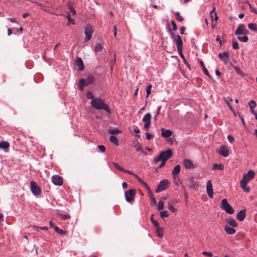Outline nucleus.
I'll list each match as a JSON object with an SVG mask.
<instances>
[{"instance_id":"41","label":"nucleus","mask_w":257,"mask_h":257,"mask_svg":"<svg viewBox=\"0 0 257 257\" xmlns=\"http://www.w3.org/2000/svg\"><path fill=\"white\" fill-rule=\"evenodd\" d=\"M175 15L176 16V19L177 21L179 22H181L183 21V17L180 15V13L178 12H177L175 13Z\"/></svg>"},{"instance_id":"10","label":"nucleus","mask_w":257,"mask_h":257,"mask_svg":"<svg viewBox=\"0 0 257 257\" xmlns=\"http://www.w3.org/2000/svg\"><path fill=\"white\" fill-rule=\"evenodd\" d=\"M152 115L150 113L145 115L143 118V121L145 122L144 127L148 128L151 125Z\"/></svg>"},{"instance_id":"22","label":"nucleus","mask_w":257,"mask_h":257,"mask_svg":"<svg viewBox=\"0 0 257 257\" xmlns=\"http://www.w3.org/2000/svg\"><path fill=\"white\" fill-rule=\"evenodd\" d=\"M248 104H249V107H250V111H251V113L252 114H254L255 116V115L257 113L253 110V109L256 106L255 102L254 100H251L248 102Z\"/></svg>"},{"instance_id":"62","label":"nucleus","mask_w":257,"mask_h":257,"mask_svg":"<svg viewBox=\"0 0 257 257\" xmlns=\"http://www.w3.org/2000/svg\"><path fill=\"white\" fill-rule=\"evenodd\" d=\"M8 20L12 23H17L16 19L14 18H8Z\"/></svg>"},{"instance_id":"34","label":"nucleus","mask_w":257,"mask_h":257,"mask_svg":"<svg viewBox=\"0 0 257 257\" xmlns=\"http://www.w3.org/2000/svg\"><path fill=\"white\" fill-rule=\"evenodd\" d=\"M86 96L87 98L90 99L92 100H93V99H95V97H94L93 94L89 91H88L86 93Z\"/></svg>"},{"instance_id":"30","label":"nucleus","mask_w":257,"mask_h":257,"mask_svg":"<svg viewBox=\"0 0 257 257\" xmlns=\"http://www.w3.org/2000/svg\"><path fill=\"white\" fill-rule=\"evenodd\" d=\"M109 140L111 142L117 145L118 144V140L116 137L114 136H110L109 137Z\"/></svg>"},{"instance_id":"39","label":"nucleus","mask_w":257,"mask_h":257,"mask_svg":"<svg viewBox=\"0 0 257 257\" xmlns=\"http://www.w3.org/2000/svg\"><path fill=\"white\" fill-rule=\"evenodd\" d=\"M156 232L159 237H162L163 236L162 229L160 227L156 228Z\"/></svg>"},{"instance_id":"36","label":"nucleus","mask_w":257,"mask_h":257,"mask_svg":"<svg viewBox=\"0 0 257 257\" xmlns=\"http://www.w3.org/2000/svg\"><path fill=\"white\" fill-rule=\"evenodd\" d=\"M102 50V46L101 45L99 44V43H97L95 45V51L96 53L97 52H99L100 51H101Z\"/></svg>"},{"instance_id":"61","label":"nucleus","mask_w":257,"mask_h":257,"mask_svg":"<svg viewBox=\"0 0 257 257\" xmlns=\"http://www.w3.org/2000/svg\"><path fill=\"white\" fill-rule=\"evenodd\" d=\"M217 168L219 170H222L224 169V166L222 164H219L217 165Z\"/></svg>"},{"instance_id":"43","label":"nucleus","mask_w":257,"mask_h":257,"mask_svg":"<svg viewBox=\"0 0 257 257\" xmlns=\"http://www.w3.org/2000/svg\"><path fill=\"white\" fill-rule=\"evenodd\" d=\"M55 231L60 234H64V231L57 226H55Z\"/></svg>"},{"instance_id":"12","label":"nucleus","mask_w":257,"mask_h":257,"mask_svg":"<svg viewBox=\"0 0 257 257\" xmlns=\"http://www.w3.org/2000/svg\"><path fill=\"white\" fill-rule=\"evenodd\" d=\"M171 37L175 42L177 47L183 46L182 38L179 35H175L174 33L172 32Z\"/></svg>"},{"instance_id":"47","label":"nucleus","mask_w":257,"mask_h":257,"mask_svg":"<svg viewBox=\"0 0 257 257\" xmlns=\"http://www.w3.org/2000/svg\"><path fill=\"white\" fill-rule=\"evenodd\" d=\"M232 47L234 49H238L239 48V47L238 43L237 42H236V41H233V42H232Z\"/></svg>"},{"instance_id":"42","label":"nucleus","mask_w":257,"mask_h":257,"mask_svg":"<svg viewBox=\"0 0 257 257\" xmlns=\"http://www.w3.org/2000/svg\"><path fill=\"white\" fill-rule=\"evenodd\" d=\"M160 216L162 218L168 217L169 216V213L167 211H163L160 212Z\"/></svg>"},{"instance_id":"35","label":"nucleus","mask_w":257,"mask_h":257,"mask_svg":"<svg viewBox=\"0 0 257 257\" xmlns=\"http://www.w3.org/2000/svg\"><path fill=\"white\" fill-rule=\"evenodd\" d=\"M164 209V201L162 200H159L158 205V209L161 210Z\"/></svg>"},{"instance_id":"45","label":"nucleus","mask_w":257,"mask_h":257,"mask_svg":"<svg viewBox=\"0 0 257 257\" xmlns=\"http://www.w3.org/2000/svg\"><path fill=\"white\" fill-rule=\"evenodd\" d=\"M66 17H67V19L69 22H70L73 24H74V20L72 19L71 18L70 14H67Z\"/></svg>"},{"instance_id":"26","label":"nucleus","mask_w":257,"mask_h":257,"mask_svg":"<svg viewBox=\"0 0 257 257\" xmlns=\"http://www.w3.org/2000/svg\"><path fill=\"white\" fill-rule=\"evenodd\" d=\"M215 7H213L212 10L210 12V16L213 19V15H214V20L217 21L218 17L217 15L216 12H215Z\"/></svg>"},{"instance_id":"37","label":"nucleus","mask_w":257,"mask_h":257,"mask_svg":"<svg viewBox=\"0 0 257 257\" xmlns=\"http://www.w3.org/2000/svg\"><path fill=\"white\" fill-rule=\"evenodd\" d=\"M40 229L41 230H47V227H39L36 226H33V233H34L35 231H39Z\"/></svg>"},{"instance_id":"17","label":"nucleus","mask_w":257,"mask_h":257,"mask_svg":"<svg viewBox=\"0 0 257 257\" xmlns=\"http://www.w3.org/2000/svg\"><path fill=\"white\" fill-rule=\"evenodd\" d=\"M183 163L185 167L187 169H193L195 168V165L193 164L192 161L189 159H185Z\"/></svg>"},{"instance_id":"53","label":"nucleus","mask_w":257,"mask_h":257,"mask_svg":"<svg viewBox=\"0 0 257 257\" xmlns=\"http://www.w3.org/2000/svg\"><path fill=\"white\" fill-rule=\"evenodd\" d=\"M171 24L173 26V30L176 31L177 29V27L174 21H171Z\"/></svg>"},{"instance_id":"9","label":"nucleus","mask_w":257,"mask_h":257,"mask_svg":"<svg viewBox=\"0 0 257 257\" xmlns=\"http://www.w3.org/2000/svg\"><path fill=\"white\" fill-rule=\"evenodd\" d=\"M33 195L38 198L43 197L41 188L34 181H33Z\"/></svg>"},{"instance_id":"55","label":"nucleus","mask_w":257,"mask_h":257,"mask_svg":"<svg viewBox=\"0 0 257 257\" xmlns=\"http://www.w3.org/2000/svg\"><path fill=\"white\" fill-rule=\"evenodd\" d=\"M152 223L156 228L159 227V224L156 220H152Z\"/></svg>"},{"instance_id":"40","label":"nucleus","mask_w":257,"mask_h":257,"mask_svg":"<svg viewBox=\"0 0 257 257\" xmlns=\"http://www.w3.org/2000/svg\"><path fill=\"white\" fill-rule=\"evenodd\" d=\"M113 166L116 168L117 169H118V170L120 171H122V172H123V171H124V169L122 168L121 167H120L117 163H113Z\"/></svg>"},{"instance_id":"6","label":"nucleus","mask_w":257,"mask_h":257,"mask_svg":"<svg viewBox=\"0 0 257 257\" xmlns=\"http://www.w3.org/2000/svg\"><path fill=\"white\" fill-rule=\"evenodd\" d=\"M84 33L85 35V42H88L90 40L92 35L93 33V30L92 27L89 25H87L84 29Z\"/></svg>"},{"instance_id":"60","label":"nucleus","mask_w":257,"mask_h":257,"mask_svg":"<svg viewBox=\"0 0 257 257\" xmlns=\"http://www.w3.org/2000/svg\"><path fill=\"white\" fill-rule=\"evenodd\" d=\"M191 186L192 187H193V188H196V187H198L199 186V184H198V183L197 182L193 181L192 183Z\"/></svg>"},{"instance_id":"24","label":"nucleus","mask_w":257,"mask_h":257,"mask_svg":"<svg viewBox=\"0 0 257 257\" xmlns=\"http://www.w3.org/2000/svg\"><path fill=\"white\" fill-rule=\"evenodd\" d=\"M180 171V167L179 165H176L173 170L172 171V174L174 176V179L175 178L176 176L178 175Z\"/></svg>"},{"instance_id":"33","label":"nucleus","mask_w":257,"mask_h":257,"mask_svg":"<svg viewBox=\"0 0 257 257\" xmlns=\"http://www.w3.org/2000/svg\"><path fill=\"white\" fill-rule=\"evenodd\" d=\"M152 87V86L151 84L148 85V86L147 87V88H146V93H147L146 97H148L151 93Z\"/></svg>"},{"instance_id":"57","label":"nucleus","mask_w":257,"mask_h":257,"mask_svg":"<svg viewBox=\"0 0 257 257\" xmlns=\"http://www.w3.org/2000/svg\"><path fill=\"white\" fill-rule=\"evenodd\" d=\"M177 50H178L179 54H181V53L182 54V50H183V46H177Z\"/></svg>"},{"instance_id":"38","label":"nucleus","mask_w":257,"mask_h":257,"mask_svg":"<svg viewBox=\"0 0 257 257\" xmlns=\"http://www.w3.org/2000/svg\"><path fill=\"white\" fill-rule=\"evenodd\" d=\"M149 195H150V199H151V203L155 205H156L157 204V201H156V199L154 197L153 194L152 193H149Z\"/></svg>"},{"instance_id":"59","label":"nucleus","mask_w":257,"mask_h":257,"mask_svg":"<svg viewBox=\"0 0 257 257\" xmlns=\"http://www.w3.org/2000/svg\"><path fill=\"white\" fill-rule=\"evenodd\" d=\"M202 70L204 72V73L207 76H209V72L208 70L206 69V68L205 67H203L202 68Z\"/></svg>"},{"instance_id":"29","label":"nucleus","mask_w":257,"mask_h":257,"mask_svg":"<svg viewBox=\"0 0 257 257\" xmlns=\"http://www.w3.org/2000/svg\"><path fill=\"white\" fill-rule=\"evenodd\" d=\"M237 39L239 41L242 42H246L248 40V38L246 36L244 35L243 36H240L238 35L237 37Z\"/></svg>"},{"instance_id":"25","label":"nucleus","mask_w":257,"mask_h":257,"mask_svg":"<svg viewBox=\"0 0 257 257\" xmlns=\"http://www.w3.org/2000/svg\"><path fill=\"white\" fill-rule=\"evenodd\" d=\"M85 80L86 81L85 85H87L92 83L94 81V78L92 75H88Z\"/></svg>"},{"instance_id":"63","label":"nucleus","mask_w":257,"mask_h":257,"mask_svg":"<svg viewBox=\"0 0 257 257\" xmlns=\"http://www.w3.org/2000/svg\"><path fill=\"white\" fill-rule=\"evenodd\" d=\"M183 62L187 66L189 70H191L190 66L186 59L183 60Z\"/></svg>"},{"instance_id":"13","label":"nucleus","mask_w":257,"mask_h":257,"mask_svg":"<svg viewBox=\"0 0 257 257\" xmlns=\"http://www.w3.org/2000/svg\"><path fill=\"white\" fill-rule=\"evenodd\" d=\"M254 172L253 171L250 170L246 174H244L242 180L246 181V182H249L252 179L254 176Z\"/></svg>"},{"instance_id":"1","label":"nucleus","mask_w":257,"mask_h":257,"mask_svg":"<svg viewBox=\"0 0 257 257\" xmlns=\"http://www.w3.org/2000/svg\"><path fill=\"white\" fill-rule=\"evenodd\" d=\"M91 105L93 108L97 110L103 109L108 113H111L110 109L108 105L106 104L103 99L100 97H95V99L91 101Z\"/></svg>"},{"instance_id":"16","label":"nucleus","mask_w":257,"mask_h":257,"mask_svg":"<svg viewBox=\"0 0 257 257\" xmlns=\"http://www.w3.org/2000/svg\"><path fill=\"white\" fill-rule=\"evenodd\" d=\"M218 152L220 155L223 157H226L228 156V150L225 146H221Z\"/></svg>"},{"instance_id":"11","label":"nucleus","mask_w":257,"mask_h":257,"mask_svg":"<svg viewBox=\"0 0 257 257\" xmlns=\"http://www.w3.org/2000/svg\"><path fill=\"white\" fill-rule=\"evenodd\" d=\"M206 192L209 197L212 198L213 197V190L211 180H208L207 182Z\"/></svg>"},{"instance_id":"51","label":"nucleus","mask_w":257,"mask_h":257,"mask_svg":"<svg viewBox=\"0 0 257 257\" xmlns=\"http://www.w3.org/2000/svg\"><path fill=\"white\" fill-rule=\"evenodd\" d=\"M98 148L101 152L103 153V152H104L105 151V148L104 146L99 145V146H98Z\"/></svg>"},{"instance_id":"19","label":"nucleus","mask_w":257,"mask_h":257,"mask_svg":"<svg viewBox=\"0 0 257 257\" xmlns=\"http://www.w3.org/2000/svg\"><path fill=\"white\" fill-rule=\"evenodd\" d=\"M247 184L248 182H246V181L242 180L240 181V186L245 192H249L250 191V188L249 186H247Z\"/></svg>"},{"instance_id":"54","label":"nucleus","mask_w":257,"mask_h":257,"mask_svg":"<svg viewBox=\"0 0 257 257\" xmlns=\"http://www.w3.org/2000/svg\"><path fill=\"white\" fill-rule=\"evenodd\" d=\"M202 254L203 255H208V256H212V253L211 252H209V251H204L202 252Z\"/></svg>"},{"instance_id":"32","label":"nucleus","mask_w":257,"mask_h":257,"mask_svg":"<svg viewBox=\"0 0 257 257\" xmlns=\"http://www.w3.org/2000/svg\"><path fill=\"white\" fill-rule=\"evenodd\" d=\"M234 71L236 72V73L241 75L244 76V74L240 70L239 67L236 66H233V67Z\"/></svg>"},{"instance_id":"8","label":"nucleus","mask_w":257,"mask_h":257,"mask_svg":"<svg viewBox=\"0 0 257 257\" xmlns=\"http://www.w3.org/2000/svg\"><path fill=\"white\" fill-rule=\"evenodd\" d=\"M168 182V181L167 180H162L156 189V192L157 193H159L165 190L167 188Z\"/></svg>"},{"instance_id":"3","label":"nucleus","mask_w":257,"mask_h":257,"mask_svg":"<svg viewBox=\"0 0 257 257\" xmlns=\"http://www.w3.org/2000/svg\"><path fill=\"white\" fill-rule=\"evenodd\" d=\"M221 208L226 213L232 214L234 213V210L232 206L228 203L226 199H223L221 201Z\"/></svg>"},{"instance_id":"58","label":"nucleus","mask_w":257,"mask_h":257,"mask_svg":"<svg viewBox=\"0 0 257 257\" xmlns=\"http://www.w3.org/2000/svg\"><path fill=\"white\" fill-rule=\"evenodd\" d=\"M85 83H86L85 80L83 79H80L79 81V84L82 85L83 86L84 85H85Z\"/></svg>"},{"instance_id":"28","label":"nucleus","mask_w":257,"mask_h":257,"mask_svg":"<svg viewBox=\"0 0 257 257\" xmlns=\"http://www.w3.org/2000/svg\"><path fill=\"white\" fill-rule=\"evenodd\" d=\"M248 29L254 32H257V25L254 23H250L247 25Z\"/></svg>"},{"instance_id":"4","label":"nucleus","mask_w":257,"mask_h":257,"mask_svg":"<svg viewBox=\"0 0 257 257\" xmlns=\"http://www.w3.org/2000/svg\"><path fill=\"white\" fill-rule=\"evenodd\" d=\"M135 194L136 191L134 189H131L128 192L125 191L124 196L126 201L131 204H133L134 201Z\"/></svg>"},{"instance_id":"56","label":"nucleus","mask_w":257,"mask_h":257,"mask_svg":"<svg viewBox=\"0 0 257 257\" xmlns=\"http://www.w3.org/2000/svg\"><path fill=\"white\" fill-rule=\"evenodd\" d=\"M153 138V135L149 133H146V139L148 140H150Z\"/></svg>"},{"instance_id":"46","label":"nucleus","mask_w":257,"mask_h":257,"mask_svg":"<svg viewBox=\"0 0 257 257\" xmlns=\"http://www.w3.org/2000/svg\"><path fill=\"white\" fill-rule=\"evenodd\" d=\"M250 11L257 14V9L253 7L251 5H249Z\"/></svg>"},{"instance_id":"21","label":"nucleus","mask_w":257,"mask_h":257,"mask_svg":"<svg viewBox=\"0 0 257 257\" xmlns=\"http://www.w3.org/2000/svg\"><path fill=\"white\" fill-rule=\"evenodd\" d=\"M172 132L169 130H165L164 128H162V136L164 138H168L171 136Z\"/></svg>"},{"instance_id":"23","label":"nucleus","mask_w":257,"mask_h":257,"mask_svg":"<svg viewBox=\"0 0 257 257\" xmlns=\"http://www.w3.org/2000/svg\"><path fill=\"white\" fill-rule=\"evenodd\" d=\"M226 221L229 225L231 227H236L237 226V224L235 222V220L232 218L226 219Z\"/></svg>"},{"instance_id":"64","label":"nucleus","mask_w":257,"mask_h":257,"mask_svg":"<svg viewBox=\"0 0 257 257\" xmlns=\"http://www.w3.org/2000/svg\"><path fill=\"white\" fill-rule=\"evenodd\" d=\"M161 109V106L160 105V106H158L157 110V113H156V114L155 115L156 117H157V116L159 115V114L160 113Z\"/></svg>"},{"instance_id":"27","label":"nucleus","mask_w":257,"mask_h":257,"mask_svg":"<svg viewBox=\"0 0 257 257\" xmlns=\"http://www.w3.org/2000/svg\"><path fill=\"white\" fill-rule=\"evenodd\" d=\"M10 144L8 142L3 141L0 143V148L3 149H7L9 147Z\"/></svg>"},{"instance_id":"44","label":"nucleus","mask_w":257,"mask_h":257,"mask_svg":"<svg viewBox=\"0 0 257 257\" xmlns=\"http://www.w3.org/2000/svg\"><path fill=\"white\" fill-rule=\"evenodd\" d=\"M142 185L149 192V193H151L152 192L151 190V188L149 186V185L147 184V183L145 182Z\"/></svg>"},{"instance_id":"48","label":"nucleus","mask_w":257,"mask_h":257,"mask_svg":"<svg viewBox=\"0 0 257 257\" xmlns=\"http://www.w3.org/2000/svg\"><path fill=\"white\" fill-rule=\"evenodd\" d=\"M60 217L62 219L65 220V219L70 218V215H69L68 214H61Z\"/></svg>"},{"instance_id":"31","label":"nucleus","mask_w":257,"mask_h":257,"mask_svg":"<svg viewBox=\"0 0 257 257\" xmlns=\"http://www.w3.org/2000/svg\"><path fill=\"white\" fill-rule=\"evenodd\" d=\"M120 131L118 128H111L108 130V133L110 134H116L120 133Z\"/></svg>"},{"instance_id":"5","label":"nucleus","mask_w":257,"mask_h":257,"mask_svg":"<svg viewBox=\"0 0 257 257\" xmlns=\"http://www.w3.org/2000/svg\"><path fill=\"white\" fill-rule=\"evenodd\" d=\"M234 34L235 35H247L249 34V31L246 29L245 25L239 24L235 30Z\"/></svg>"},{"instance_id":"18","label":"nucleus","mask_w":257,"mask_h":257,"mask_svg":"<svg viewBox=\"0 0 257 257\" xmlns=\"http://www.w3.org/2000/svg\"><path fill=\"white\" fill-rule=\"evenodd\" d=\"M245 210L244 209L241 210L236 215L237 219L241 221L243 220L245 217Z\"/></svg>"},{"instance_id":"20","label":"nucleus","mask_w":257,"mask_h":257,"mask_svg":"<svg viewBox=\"0 0 257 257\" xmlns=\"http://www.w3.org/2000/svg\"><path fill=\"white\" fill-rule=\"evenodd\" d=\"M234 227L229 226L228 225H225L224 226V230L225 232L230 235L234 234L236 232V230L233 228Z\"/></svg>"},{"instance_id":"7","label":"nucleus","mask_w":257,"mask_h":257,"mask_svg":"<svg viewBox=\"0 0 257 257\" xmlns=\"http://www.w3.org/2000/svg\"><path fill=\"white\" fill-rule=\"evenodd\" d=\"M229 54L227 52H224L223 53H219L218 54L219 58L221 60L225 65L228 63L230 65L232 64L231 62H229Z\"/></svg>"},{"instance_id":"15","label":"nucleus","mask_w":257,"mask_h":257,"mask_svg":"<svg viewBox=\"0 0 257 257\" xmlns=\"http://www.w3.org/2000/svg\"><path fill=\"white\" fill-rule=\"evenodd\" d=\"M75 65L78 67L79 71H82L84 69V64L82 59L80 57H77L75 60Z\"/></svg>"},{"instance_id":"52","label":"nucleus","mask_w":257,"mask_h":257,"mask_svg":"<svg viewBox=\"0 0 257 257\" xmlns=\"http://www.w3.org/2000/svg\"><path fill=\"white\" fill-rule=\"evenodd\" d=\"M135 148H136L137 151H138V152L140 151V152H143V150L142 147L140 145H136Z\"/></svg>"},{"instance_id":"2","label":"nucleus","mask_w":257,"mask_h":257,"mask_svg":"<svg viewBox=\"0 0 257 257\" xmlns=\"http://www.w3.org/2000/svg\"><path fill=\"white\" fill-rule=\"evenodd\" d=\"M172 155V150L171 149H168L165 151L162 152L158 156L154 158V162L157 163L160 161L166 162Z\"/></svg>"},{"instance_id":"49","label":"nucleus","mask_w":257,"mask_h":257,"mask_svg":"<svg viewBox=\"0 0 257 257\" xmlns=\"http://www.w3.org/2000/svg\"><path fill=\"white\" fill-rule=\"evenodd\" d=\"M168 208L172 212H175L176 211V209L171 204H169Z\"/></svg>"},{"instance_id":"14","label":"nucleus","mask_w":257,"mask_h":257,"mask_svg":"<svg viewBox=\"0 0 257 257\" xmlns=\"http://www.w3.org/2000/svg\"><path fill=\"white\" fill-rule=\"evenodd\" d=\"M52 182L56 185L61 186L63 183L62 178L59 175H54L52 178Z\"/></svg>"},{"instance_id":"50","label":"nucleus","mask_w":257,"mask_h":257,"mask_svg":"<svg viewBox=\"0 0 257 257\" xmlns=\"http://www.w3.org/2000/svg\"><path fill=\"white\" fill-rule=\"evenodd\" d=\"M228 141L230 143H232L234 141V138L231 135L227 136Z\"/></svg>"}]
</instances>
